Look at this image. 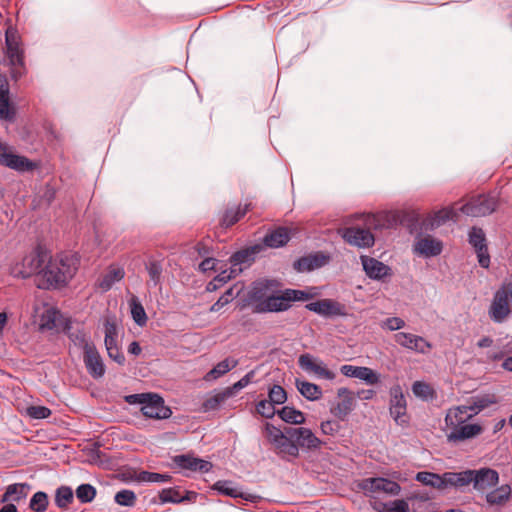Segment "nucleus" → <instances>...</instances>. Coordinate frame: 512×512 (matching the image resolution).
I'll use <instances>...</instances> for the list:
<instances>
[{"instance_id":"obj_2","label":"nucleus","mask_w":512,"mask_h":512,"mask_svg":"<svg viewBox=\"0 0 512 512\" xmlns=\"http://www.w3.org/2000/svg\"><path fill=\"white\" fill-rule=\"evenodd\" d=\"M46 264L40 271L38 287L41 289L62 288L74 277L78 270L79 260L75 254L60 253L55 256L48 254Z\"/></svg>"},{"instance_id":"obj_53","label":"nucleus","mask_w":512,"mask_h":512,"mask_svg":"<svg viewBox=\"0 0 512 512\" xmlns=\"http://www.w3.org/2000/svg\"><path fill=\"white\" fill-rule=\"evenodd\" d=\"M264 435L273 446H275L285 436L279 428L269 423H266L265 425Z\"/></svg>"},{"instance_id":"obj_50","label":"nucleus","mask_w":512,"mask_h":512,"mask_svg":"<svg viewBox=\"0 0 512 512\" xmlns=\"http://www.w3.org/2000/svg\"><path fill=\"white\" fill-rule=\"evenodd\" d=\"M136 479L139 482H168L171 480V476H169L167 474L141 471L137 475Z\"/></svg>"},{"instance_id":"obj_31","label":"nucleus","mask_w":512,"mask_h":512,"mask_svg":"<svg viewBox=\"0 0 512 512\" xmlns=\"http://www.w3.org/2000/svg\"><path fill=\"white\" fill-rule=\"evenodd\" d=\"M291 238V230L287 227H278L269 232L265 238L264 243L271 248H279L288 243Z\"/></svg>"},{"instance_id":"obj_54","label":"nucleus","mask_w":512,"mask_h":512,"mask_svg":"<svg viewBox=\"0 0 512 512\" xmlns=\"http://www.w3.org/2000/svg\"><path fill=\"white\" fill-rule=\"evenodd\" d=\"M268 397L274 405L283 404L287 400V394L285 389L280 385H274L268 393Z\"/></svg>"},{"instance_id":"obj_52","label":"nucleus","mask_w":512,"mask_h":512,"mask_svg":"<svg viewBox=\"0 0 512 512\" xmlns=\"http://www.w3.org/2000/svg\"><path fill=\"white\" fill-rule=\"evenodd\" d=\"M14 115V110L9 103V95L0 94V119L12 120Z\"/></svg>"},{"instance_id":"obj_22","label":"nucleus","mask_w":512,"mask_h":512,"mask_svg":"<svg viewBox=\"0 0 512 512\" xmlns=\"http://www.w3.org/2000/svg\"><path fill=\"white\" fill-rule=\"evenodd\" d=\"M291 437H293L299 447L306 448L309 450L320 449L324 444L309 428L299 427L289 431Z\"/></svg>"},{"instance_id":"obj_28","label":"nucleus","mask_w":512,"mask_h":512,"mask_svg":"<svg viewBox=\"0 0 512 512\" xmlns=\"http://www.w3.org/2000/svg\"><path fill=\"white\" fill-rule=\"evenodd\" d=\"M365 273L373 279H381L389 274L390 268L384 263L368 256H361Z\"/></svg>"},{"instance_id":"obj_17","label":"nucleus","mask_w":512,"mask_h":512,"mask_svg":"<svg viewBox=\"0 0 512 512\" xmlns=\"http://www.w3.org/2000/svg\"><path fill=\"white\" fill-rule=\"evenodd\" d=\"M394 340L401 347L421 354L428 353L432 348V344L425 338L412 333L398 332L394 335Z\"/></svg>"},{"instance_id":"obj_4","label":"nucleus","mask_w":512,"mask_h":512,"mask_svg":"<svg viewBox=\"0 0 512 512\" xmlns=\"http://www.w3.org/2000/svg\"><path fill=\"white\" fill-rule=\"evenodd\" d=\"M5 43L11 78L17 81L26 73V68L22 40L15 28L9 27L6 30Z\"/></svg>"},{"instance_id":"obj_56","label":"nucleus","mask_w":512,"mask_h":512,"mask_svg":"<svg viewBox=\"0 0 512 512\" xmlns=\"http://www.w3.org/2000/svg\"><path fill=\"white\" fill-rule=\"evenodd\" d=\"M253 376H254V372L251 371V372L247 373L244 377H242L239 381L234 383L232 386L226 387L225 390L230 391V398L232 396H234L237 391L248 386L251 383Z\"/></svg>"},{"instance_id":"obj_19","label":"nucleus","mask_w":512,"mask_h":512,"mask_svg":"<svg viewBox=\"0 0 512 512\" xmlns=\"http://www.w3.org/2000/svg\"><path fill=\"white\" fill-rule=\"evenodd\" d=\"M477 414L474 406H457L447 411L445 416V424L451 431L457 429L461 425L465 424L466 421L471 419Z\"/></svg>"},{"instance_id":"obj_27","label":"nucleus","mask_w":512,"mask_h":512,"mask_svg":"<svg viewBox=\"0 0 512 512\" xmlns=\"http://www.w3.org/2000/svg\"><path fill=\"white\" fill-rule=\"evenodd\" d=\"M174 462L182 469L190 471L208 472L212 465L210 462L193 457L191 455H179L174 458Z\"/></svg>"},{"instance_id":"obj_14","label":"nucleus","mask_w":512,"mask_h":512,"mask_svg":"<svg viewBox=\"0 0 512 512\" xmlns=\"http://www.w3.org/2000/svg\"><path fill=\"white\" fill-rule=\"evenodd\" d=\"M278 287V282L274 280H260L253 283L248 292V300L253 305L254 312L257 313V307L267 301L273 290Z\"/></svg>"},{"instance_id":"obj_15","label":"nucleus","mask_w":512,"mask_h":512,"mask_svg":"<svg viewBox=\"0 0 512 512\" xmlns=\"http://www.w3.org/2000/svg\"><path fill=\"white\" fill-rule=\"evenodd\" d=\"M306 308L324 317L348 315L345 305L333 299H322L311 302L306 305Z\"/></svg>"},{"instance_id":"obj_13","label":"nucleus","mask_w":512,"mask_h":512,"mask_svg":"<svg viewBox=\"0 0 512 512\" xmlns=\"http://www.w3.org/2000/svg\"><path fill=\"white\" fill-rule=\"evenodd\" d=\"M84 343L83 361L91 377L98 379L105 374V365L95 345L90 341L81 340Z\"/></svg>"},{"instance_id":"obj_1","label":"nucleus","mask_w":512,"mask_h":512,"mask_svg":"<svg viewBox=\"0 0 512 512\" xmlns=\"http://www.w3.org/2000/svg\"><path fill=\"white\" fill-rule=\"evenodd\" d=\"M496 208V201L493 197L479 195L467 203L443 208L429 216L423 221L425 229L433 230L448 221L458 220V212L472 217L485 216L492 213Z\"/></svg>"},{"instance_id":"obj_12","label":"nucleus","mask_w":512,"mask_h":512,"mask_svg":"<svg viewBox=\"0 0 512 512\" xmlns=\"http://www.w3.org/2000/svg\"><path fill=\"white\" fill-rule=\"evenodd\" d=\"M0 165L19 172L32 171L38 167L37 163L25 156L14 154L7 145L2 143H0Z\"/></svg>"},{"instance_id":"obj_33","label":"nucleus","mask_w":512,"mask_h":512,"mask_svg":"<svg viewBox=\"0 0 512 512\" xmlns=\"http://www.w3.org/2000/svg\"><path fill=\"white\" fill-rule=\"evenodd\" d=\"M295 386L298 392L309 401H317L321 399L323 395L319 385L306 380L296 379Z\"/></svg>"},{"instance_id":"obj_21","label":"nucleus","mask_w":512,"mask_h":512,"mask_svg":"<svg viewBox=\"0 0 512 512\" xmlns=\"http://www.w3.org/2000/svg\"><path fill=\"white\" fill-rule=\"evenodd\" d=\"M469 242L477 253L480 266L488 268L490 265V256L488 254L485 234L482 229L473 228L469 233Z\"/></svg>"},{"instance_id":"obj_49","label":"nucleus","mask_w":512,"mask_h":512,"mask_svg":"<svg viewBox=\"0 0 512 512\" xmlns=\"http://www.w3.org/2000/svg\"><path fill=\"white\" fill-rule=\"evenodd\" d=\"M48 506V496L44 492L35 493L30 500V508L35 512H44Z\"/></svg>"},{"instance_id":"obj_26","label":"nucleus","mask_w":512,"mask_h":512,"mask_svg":"<svg viewBox=\"0 0 512 512\" xmlns=\"http://www.w3.org/2000/svg\"><path fill=\"white\" fill-rule=\"evenodd\" d=\"M329 259V256L322 253L309 255L297 260L294 263V268L299 272L312 271L326 265L329 262Z\"/></svg>"},{"instance_id":"obj_32","label":"nucleus","mask_w":512,"mask_h":512,"mask_svg":"<svg viewBox=\"0 0 512 512\" xmlns=\"http://www.w3.org/2000/svg\"><path fill=\"white\" fill-rule=\"evenodd\" d=\"M197 494L195 492H185V495H182L179 488H166L163 489L159 493V498L161 503H180L183 501H193L195 500Z\"/></svg>"},{"instance_id":"obj_29","label":"nucleus","mask_w":512,"mask_h":512,"mask_svg":"<svg viewBox=\"0 0 512 512\" xmlns=\"http://www.w3.org/2000/svg\"><path fill=\"white\" fill-rule=\"evenodd\" d=\"M482 430L479 424H463L454 431H450L447 434V439L450 442L464 441L478 436Z\"/></svg>"},{"instance_id":"obj_36","label":"nucleus","mask_w":512,"mask_h":512,"mask_svg":"<svg viewBox=\"0 0 512 512\" xmlns=\"http://www.w3.org/2000/svg\"><path fill=\"white\" fill-rule=\"evenodd\" d=\"M250 210V205L246 204L243 207L237 206L233 208H229L225 211L221 219V225L224 227H230L237 223L248 211Z\"/></svg>"},{"instance_id":"obj_42","label":"nucleus","mask_w":512,"mask_h":512,"mask_svg":"<svg viewBox=\"0 0 512 512\" xmlns=\"http://www.w3.org/2000/svg\"><path fill=\"white\" fill-rule=\"evenodd\" d=\"M413 394L423 400H430L435 397V391L433 387L423 381H416L412 385Z\"/></svg>"},{"instance_id":"obj_64","label":"nucleus","mask_w":512,"mask_h":512,"mask_svg":"<svg viewBox=\"0 0 512 512\" xmlns=\"http://www.w3.org/2000/svg\"><path fill=\"white\" fill-rule=\"evenodd\" d=\"M218 261L214 258H206L199 264V269L202 272H207L216 269Z\"/></svg>"},{"instance_id":"obj_39","label":"nucleus","mask_w":512,"mask_h":512,"mask_svg":"<svg viewBox=\"0 0 512 512\" xmlns=\"http://www.w3.org/2000/svg\"><path fill=\"white\" fill-rule=\"evenodd\" d=\"M243 288V284H235L228 289L212 306V312H218L225 305H227L233 298L237 297Z\"/></svg>"},{"instance_id":"obj_61","label":"nucleus","mask_w":512,"mask_h":512,"mask_svg":"<svg viewBox=\"0 0 512 512\" xmlns=\"http://www.w3.org/2000/svg\"><path fill=\"white\" fill-rule=\"evenodd\" d=\"M405 326V321L399 317L387 318L383 321L382 327L390 331L400 330Z\"/></svg>"},{"instance_id":"obj_41","label":"nucleus","mask_w":512,"mask_h":512,"mask_svg":"<svg viewBox=\"0 0 512 512\" xmlns=\"http://www.w3.org/2000/svg\"><path fill=\"white\" fill-rule=\"evenodd\" d=\"M511 494V488L508 485H502L501 487L491 491L487 494L486 500L491 505H499L508 500Z\"/></svg>"},{"instance_id":"obj_30","label":"nucleus","mask_w":512,"mask_h":512,"mask_svg":"<svg viewBox=\"0 0 512 512\" xmlns=\"http://www.w3.org/2000/svg\"><path fill=\"white\" fill-rule=\"evenodd\" d=\"M372 508L377 512H415L409 506L408 500L395 499L388 502L375 500Z\"/></svg>"},{"instance_id":"obj_10","label":"nucleus","mask_w":512,"mask_h":512,"mask_svg":"<svg viewBox=\"0 0 512 512\" xmlns=\"http://www.w3.org/2000/svg\"><path fill=\"white\" fill-rule=\"evenodd\" d=\"M459 474L466 475L463 476L464 482L463 487L473 483V486L477 490H485L489 487H492L498 483V473L489 468H483L480 470H466L459 472Z\"/></svg>"},{"instance_id":"obj_60","label":"nucleus","mask_w":512,"mask_h":512,"mask_svg":"<svg viewBox=\"0 0 512 512\" xmlns=\"http://www.w3.org/2000/svg\"><path fill=\"white\" fill-rule=\"evenodd\" d=\"M320 429L324 435L333 436L340 430V424L334 420H325L321 422Z\"/></svg>"},{"instance_id":"obj_24","label":"nucleus","mask_w":512,"mask_h":512,"mask_svg":"<svg viewBox=\"0 0 512 512\" xmlns=\"http://www.w3.org/2000/svg\"><path fill=\"white\" fill-rule=\"evenodd\" d=\"M125 276V270L118 264H111L105 273L98 279L97 285L102 291H108L116 282H120Z\"/></svg>"},{"instance_id":"obj_46","label":"nucleus","mask_w":512,"mask_h":512,"mask_svg":"<svg viewBox=\"0 0 512 512\" xmlns=\"http://www.w3.org/2000/svg\"><path fill=\"white\" fill-rule=\"evenodd\" d=\"M130 307L133 320L139 326H145L147 323V315L142 304L138 302L136 299H132V301L130 302Z\"/></svg>"},{"instance_id":"obj_9","label":"nucleus","mask_w":512,"mask_h":512,"mask_svg":"<svg viewBox=\"0 0 512 512\" xmlns=\"http://www.w3.org/2000/svg\"><path fill=\"white\" fill-rule=\"evenodd\" d=\"M298 365L304 372L317 379L333 381L336 378V372L331 370L323 360L310 353L301 354L298 357Z\"/></svg>"},{"instance_id":"obj_44","label":"nucleus","mask_w":512,"mask_h":512,"mask_svg":"<svg viewBox=\"0 0 512 512\" xmlns=\"http://www.w3.org/2000/svg\"><path fill=\"white\" fill-rule=\"evenodd\" d=\"M214 489L221 494L233 498L243 497L242 491L238 487L234 486L231 481H218L214 484Z\"/></svg>"},{"instance_id":"obj_34","label":"nucleus","mask_w":512,"mask_h":512,"mask_svg":"<svg viewBox=\"0 0 512 512\" xmlns=\"http://www.w3.org/2000/svg\"><path fill=\"white\" fill-rule=\"evenodd\" d=\"M274 450L278 455H280L283 459H292L296 458L299 455V448L296 441H292L287 436H284L275 446Z\"/></svg>"},{"instance_id":"obj_51","label":"nucleus","mask_w":512,"mask_h":512,"mask_svg":"<svg viewBox=\"0 0 512 512\" xmlns=\"http://www.w3.org/2000/svg\"><path fill=\"white\" fill-rule=\"evenodd\" d=\"M115 502L121 506H133L136 502V495L131 490H121L115 495Z\"/></svg>"},{"instance_id":"obj_3","label":"nucleus","mask_w":512,"mask_h":512,"mask_svg":"<svg viewBox=\"0 0 512 512\" xmlns=\"http://www.w3.org/2000/svg\"><path fill=\"white\" fill-rule=\"evenodd\" d=\"M363 228L348 227L340 230L344 240L357 247H370L374 244V236L371 230L391 228L397 224L398 219L395 213L380 212L362 216Z\"/></svg>"},{"instance_id":"obj_45","label":"nucleus","mask_w":512,"mask_h":512,"mask_svg":"<svg viewBox=\"0 0 512 512\" xmlns=\"http://www.w3.org/2000/svg\"><path fill=\"white\" fill-rule=\"evenodd\" d=\"M73 501V491L68 486H61L56 490L55 504L60 508H66Z\"/></svg>"},{"instance_id":"obj_55","label":"nucleus","mask_w":512,"mask_h":512,"mask_svg":"<svg viewBox=\"0 0 512 512\" xmlns=\"http://www.w3.org/2000/svg\"><path fill=\"white\" fill-rule=\"evenodd\" d=\"M234 271H222L220 274H218L211 282L207 285L208 291H214L218 289L220 286H222L224 283H226L228 280H230L233 276Z\"/></svg>"},{"instance_id":"obj_18","label":"nucleus","mask_w":512,"mask_h":512,"mask_svg":"<svg viewBox=\"0 0 512 512\" xmlns=\"http://www.w3.org/2000/svg\"><path fill=\"white\" fill-rule=\"evenodd\" d=\"M340 372L346 377L357 378L368 385H376L380 382L381 379L379 373L369 367L364 366L345 364L340 367Z\"/></svg>"},{"instance_id":"obj_11","label":"nucleus","mask_w":512,"mask_h":512,"mask_svg":"<svg viewBox=\"0 0 512 512\" xmlns=\"http://www.w3.org/2000/svg\"><path fill=\"white\" fill-rule=\"evenodd\" d=\"M359 487L365 494L382 493L389 496H397L401 492V486L396 481L383 477L363 479Z\"/></svg>"},{"instance_id":"obj_6","label":"nucleus","mask_w":512,"mask_h":512,"mask_svg":"<svg viewBox=\"0 0 512 512\" xmlns=\"http://www.w3.org/2000/svg\"><path fill=\"white\" fill-rule=\"evenodd\" d=\"M127 401L142 404L141 411L148 418L166 419L171 415V410L164 405V400L157 394H134L128 396Z\"/></svg>"},{"instance_id":"obj_38","label":"nucleus","mask_w":512,"mask_h":512,"mask_svg":"<svg viewBox=\"0 0 512 512\" xmlns=\"http://www.w3.org/2000/svg\"><path fill=\"white\" fill-rule=\"evenodd\" d=\"M230 398L229 390H221L209 396L202 404L204 412L216 410L221 404Z\"/></svg>"},{"instance_id":"obj_57","label":"nucleus","mask_w":512,"mask_h":512,"mask_svg":"<svg viewBox=\"0 0 512 512\" xmlns=\"http://www.w3.org/2000/svg\"><path fill=\"white\" fill-rule=\"evenodd\" d=\"M256 411L265 418H271L275 414L274 404L270 400H261L256 405Z\"/></svg>"},{"instance_id":"obj_25","label":"nucleus","mask_w":512,"mask_h":512,"mask_svg":"<svg viewBox=\"0 0 512 512\" xmlns=\"http://www.w3.org/2000/svg\"><path fill=\"white\" fill-rule=\"evenodd\" d=\"M442 249V242L431 236L419 239L414 245V251L424 257L437 256L442 252Z\"/></svg>"},{"instance_id":"obj_63","label":"nucleus","mask_w":512,"mask_h":512,"mask_svg":"<svg viewBox=\"0 0 512 512\" xmlns=\"http://www.w3.org/2000/svg\"><path fill=\"white\" fill-rule=\"evenodd\" d=\"M104 330H105V337H118V332H117V325H116V322L115 320L113 319H106L105 321V324H104Z\"/></svg>"},{"instance_id":"obj_58","label":"nucleus","mask_w":512,"mask_h":512,"mask_svg":"<svg viewBox=\"0 0 512 512\" xmlns=\"http://www.w3.org/2000/svg\"><path fill=\"white\" fill-rule=\"evenodd\" d=\"M146 269L148 271L150 279L157 285L160 282V277L162 273V266L157 261H149L146 265Z\"/></svg>"},{"instance_id":"obj_62","label":"nucleus","mask_w":512,"mask_h":512,"mask_svg":"<svg viewBox=\"0 0 512 512\" xmlns=\"http://www.w3.org/2000/svg\"><path fill=\"white\" fill-rule=\"evenodd\" d=\"M497 402L496 397L494 395H487L485 397L479 398L475 403V410L477 413L482 409L488 407L491 404H495Z\"/></svg>"},{"instance_id":"obj_7","label":"nucleus","mask_w":512,"mask_h":512,"mask_svg":"<svg viewBox=\"0 0 512 512\" xmlns=\"http://www.w3.org/2000/svg\"><path fill=\"white\" fill-rule=\"evenodd\" d=\"M512 312V279L502 283L496 291L489 309L491 319L503 321Z\"/></svg>"},{"instance_id":"obj_23","label":"nucleus","mask_w":512,"mask_h":512,"mask_svg":"<svg viewBox=\"0 0 512 512\" xmlns=\"http://www.w3.org/2000/svg\"><path fill=\"white\" fill-rule=\"evenodd\" d=\"M464 476H466L464 474ZM463 475L456 472H445L442 475L434 473L430 482V487L443 491L449 488H462Z\"/></svg>"},{"instance_id":"obj_5","label":"nucleus","mask_w":512,"mask_h":512,"mask_svg":"<svg viewBox=\"0 0 512 512\" xmlns=\"http://www.w3.org/2000/svg\"><path fill=\"white\" fill-rule=\"evenodd\" d=\"M48 253L41 248H35L9 266V274L14 278L26 279L34 274L40 276L42 265L47 261Z\"/></svg>"},{"instance_id":"obj_8","label":"nucleus","mask_w":512,"mask_h":512,"mask_svg":"<svg viewBox=\"0 0 512 512\" xmlns=\"http://www.w3.org/2000/svg\"><path fill=\"white\" fill-rule=\"evenodd\" d=\"M389 412L395 423L402 427L409 424L407 414V400L402 387L399 384L392 386L389 390Z\"/></svg>"},{"instance_id":"obj_37","label":"nucleus","mask_w":512,"mask_h":512,"mask_svg":"<svg viewBox=\"0 0 512 512\" xmlns=\"http://www.w3.org/2000/svg\"><path fill=\"white\" fill-rule=\"evenodd\" d=\"M61 317L60 312L53 308L47 307L40 315L39 327L41 330H53L56 328L57 323Z\"/></svg>"},{"instance_id":"obj_43","label":"nucleus","mask_w":512,"mask_h":512,"mask_svg":"<svg viewBox=\"0 0 512 512\" xmlns=\"http://www.w3.org/2000/svg\"><path fill=\"white\" fill-rule=\"evenodd\" d=\"M27 488L26 484L16 483L11 484L7 487L6 492L3 496V501H19L26 496L25 489Z\"/></svg>"},{"instance_id":"obj_47","label":"nucleus","mask_w":512,"mask_h":512,"mask_svg":"<svg viewBox=\"0 0 512 512\" xmlns=\"http://www.w3.org/2000/svg\"><path fill=\"white\" fill-rule=\"evenodd\" d=\"M96 496V489L90 484H81L76 489V497L82 503L93 501Z\"/></svg>"},{"instance_id":"obj_20","label":"nucleus","mask_w":512,"mask_h":512,"mask_svg":"<svg viewBox=\"0 0 512 512\" xmlns=\"http://www.w3.org/2000/svg\"><path fill=\"white\" fill-rule=\"evenodd\" d=\"M290 308L286 290L280 291L279 287L273 290L267 301L257 307V313L281 312Z\"/></svg>"},{"instance_id":"obj_35","label":"nucleus","mask_w":512,"mask_h":512,"mask_svg":"<svg viewBox=\"0 0 512 512\" xmlns=\"http://www.w3.org/2000/svg\"><path fill=\"white\" fill-rule=\"evenodd\" d=\"M237 364V360L227 358L216 364L208 373H206L204 380L207 382L214 381L235 368Z\"/></svg>"},{"instance_id":"obj_59","label":"nucleus","mask_w":512,"mask_h":512,"mask_svg":"<svg viewBox=\"0 0 512 512\" xmlns=\"http://www.w3.org/2000/svg\"><path fill=\"white\" fill-rule=\"evenodd\" d=\"M26 412L33 419H45L51 415V410L45 406H30Z\"/></svg>"},{"instance_id":"obj_40","label":"nucleus","mask_w":512,"mask_h":512,"mask_svg":"<svg viewBox=\"0 0 512 512\" xmlns=\"http://www.w3.org/2000/svg\"><path fill=\"white\" fill-rule=\"evenodd\" d=\"M280 418L290 424H302L305 422V416L300 411L293 407L285 406L279 412Z\"/></svg>"},{"instance_id":"obj_16","label":"nucleus","mask_w":512,"mask_h":512,"mask_svg":"<svg viewBox=\"0 0 512 512\" xmlns=\"http://www.w3.org/2000/svg\"><path fill=\"white\" fill-rule=\"evenodd\" d=\"M338 401L330 407V413L339 420H345L354 409V395L348 388L337 390Z\"/></svg>"},{"instance_id":"obj_48","label":"nucleus","mask_w":512,"mask_h":512,"mask_svg":"<svg viewBox=\"0 0 512 512\" xmlns=\"http://www.w3.org/2000/svg\"><path fill=\"white\" fill-rule=\"evenodd\" d=\"M314 290H315V288H311L310 291L286 289V295H287L289 304L291 305V303L294 301H306V300L314 297L317 294L316 292H311Z\"/></svg>"}]
</instances>
